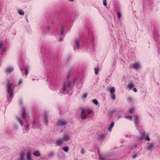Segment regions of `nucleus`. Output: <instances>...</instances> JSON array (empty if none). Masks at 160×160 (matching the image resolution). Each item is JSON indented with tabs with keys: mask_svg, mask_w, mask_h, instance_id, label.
<instances>
[{
	"mask_svg": "<svg viewBox=\"0 0 160 160\" xmlns=\"http://www.w3.org/2000/svg\"><path fill=\"white\" fill-rule=\"evenodd\" d=\"M2 42L0 43V48L1 49L2 48Z\"/></svg>",
	"mask_w": 160,
	"mask_h": 160,
	"instance_id": "40",
	"label": "nucleus"
},
{
	"mask_svg": "<svg viewBox=\"0 0 160 160\" xmlns=\"http://www.w3.org/2000/svg\"><path fill=\"white\" fill-rule=\"evenodd\" d=\"M69 1H70L71 2H73L74 0H68Z\"/></svg>",
	"mask_w": 160,
	"mask_h": 160,
	"instance_id": "47",
	"label": "nucleus"
},
{
	"mask_svg": "<svg viewBox=\"0 0 160 160\" xmlns=\"http://www.w3.org/2000/svg\"><path fill=\"white\" fill-rule=\"evenodd\" d=\"M5 51V48H2V53H4Z\"/></svg>",
	"mask_w": 160,
	"mask_h": 160,
	"instance_id": "41",
	"label": "nucleus"
},
{
	"mask_svg": "<svg viewBox=\"0 0 160 160\" xmlns=\"http://www.w3.org/2000/svg\"><path fill=\"white\" fill-rule=\"evenodd\" d=\"M94 70L95 74H97L98 73V71H99L98 67H97L95 68H94Z\"/></svg>",
	"mask_w": 160,
	"mask_h": 160,
	"instance_id": "20",
	"label": "nucleus"
},
{
	"mask_svg": "<svg viewBox=\"0 0 160 160\" xmlns=\"http://www.w3.org/2000/svg\"><path fill=\"white\" fill-rule=\"evenodd\" d=\"M134 122L135 124L137 123L138 121L139 120L138 117L137 115H136L134 117Z\"/></svg>",
	"mask_w": 160,
	"mask_h": 160,
	"instance_id": "13",
	"label": "nucleus"
},
{
	"mask_svg": "<svg viewBox=\"0 0 160 160\" xmlns=\"http://www.w3.org/2000/svg\"><path fill=\"white\" fill-rule=\"evenodd\" d=\"M22 117L23 118L25 119L26 118V113L25 109L24 108H22Z\"/></svg>",
	"mask_w": 160,
	"mask_h": 160,
	"instance_id": "8",
	"label": "nucleus"
},
{
	"mask_svg": "<svg viewBox=\"0 0 160 160\" xmlns=\"http://www.w3.org/2000/svg\"><path fill=\"white\" fill-rule=\"evenodd\" d=\"M124 117L125 118L128 119L130 120H132V118L131 116H125Z\"/></svg>",
	"mask_w": 160,
	"mask_h": 160,
	"instance_id": "23",
	"label": "nucleus"
},
{
	"mask_svg": "<svg viewBox=\"0 0 160 160\" xmlns=\"http://www.w3.org/2000/svg\"><path fill=\"white\" fill-rule=\"evenodd\" d=\"M70 84H71L70 82H68V86L69 87L70 86Z\"/></svg>",
	"mask_w": 160,
	"mask_h": 160,
	"instance_id": "43",
	"label": "nucleus"
},
{
	"mask_svg": "<svg viewBox=\"0 0 160 160\" xmlns=\"http://www.w3.org/2000/svg\"><path fill=\"white\" fill-rule=\"evenodd\" d=\"M114 122H112V123L110 126L108 128V130L109 131H111V130L114 127Z\"/></svg>",
	"mask_w": 160,
	"mask_h": 160,
	"instance_id": "17",
	"label": "nucleus"
},
{
	"mask_svg": "<svg viewBox=\"0 0 160 160\" xmlns=\"http://www.w3.org/2000/svg\"><path fill=\"white\" fill-rule=\"evenodd\" d=\"M27 160H31V155L30 152H28L27 154Z\"/></svg>",
	"mask_w": 160,
	"mask_h": 160,
	"instance_id": "14",
	"label": "nucleus"
},
{
	"mask_svg": "<svg viewBox=\"0 0 160 160\" xmlns=\"http://www.w3.org/2000/svg\"><path fill=\"white\" fill-rule=\"evenodd\" d=\"M45 124L46 125L48 123V118H46V119H45Z\"/></svg>",
	"mask_w": 160,
	"mask_h": 160,
	"instance_id": "37",
	"label": "nucleus"
},
{
	"mask_svg": "<svg viewBox=\"0 0 160 160\" xmlns=\"http://www.w3.org/2000/svg\"><path fill=\"white\" fill-rule=\"evenodd\" d=\"M64 142L62 138L59 139L56 141V144L57 146H61L64 143Z\"/></svg>",
	"mask_w": 160,
	"mask_h": 160,
	"instance_id": "5",
	"label": "nucleus"
},
{
	"mask_svg": "<svg viewBox=\"0 0 160 160\" xmlns=\"http://www.w3.org/2000/svg\"><path fill=\"white\" fill-rule=\"evenodd\" d=\"M75 42H76V44L77 45V48L78 49L79 48V43L78 42V40L77 39H75Z\"/></svg>",
	"mask_w": 160,
	"mask_h": 160,
	"instance_id": "29",
	"label": "nucleus"
},
{
	"mask_svg": "<svg viewBox=\"0 0 160 160\" xmlns=\"http://www.w3.org/2000/svg\"><path fill=\"white\" fill-rule=\"evenodd\" d=\"M20 70H21V71H22V68H21V69H20Z\"/></svg>",
	"mask_w": 160,
	"mask_h": 160,
	"instance_id": "48",
	"label": "nucleus"
},
{
	"mask_svg": "<svg viewBox=\"0 0 160 160\" xmlns=\"http://www.w3.org/2000/svg\"><path fill=\"white\" fill-rule=\"evenodd\" d=\"M118 16L119 18H120L121 17V15L120 12H118Z\"/></svg>",
	"mask_w": 160,
	"mask_h": 160,
	"instance_id": "31",
	"label": "nucleus"
},
{
	"mask_svg": "<svg viewBox=\"0 0 160 160\" xmlns=\"http://www.w3.org/2000/svg\"><path fill=\"white\" fill-rule=\"evenodd\" d=\"M62 149L64 151L67 152L69 148L68 147H66L63 148Z\"/></svg>",
	"mask_w": 160,
	"mask_h": 160,
	"instance_id": "21",
	"label": "nucleus"
},
{
	"mask_svg": "<svg viewBox=\"0 0 160 160\" xmlns=\"http://www.w3.org/2000/svg\"><path fill=\"white\" fill-rule=\"evenodd\" d=\"M54 156V153L52 152H50L48 155V156L49 157H52Z\"/></svg>",
	"mask_w": 160,
	"mask_h": 160,
	"instance_id": "30",
	"label": "nucleus"
},
{
	"mask_svg": "<svg viewBox=\"0 0 160 160\" xmlns=\"http://www.w3.org/2000/svg\"><path fill=\"white\" fill-rule=\"evenodd\" d=\"M24 154L23 152L21 153L20 157V160H24Z\"/></svg>",
	"mask_w": 160,
	"mask_h": 160,
	"instance_id": "19",
	"label": "nucleus"
},
{
	"mask_svg": "<svg viewBox=\"0 0 160 160\" xmlns=\"http://www.w3.org/2000/svg\"><path fill=\"white\" fill-rule=\"evenodd\" d=\"M92 102L93 103H94L95 105H98V102L96 99H93L92 100Z\"/></svg>",
	"mask_w": 160,
	"mask_h": 160,
	"instance_id": "25",
	"label": "nucleus"
},
{
	"mask_svg": "<svg viewBox=\"0 0 160 160\" xmlns=\"http://www.w3.org/2000/svg\"><path fill=\"white\" fill-rule=\"evenodd\" d=\"M25 74L26 75H27L28 74V69H26L25 70Z\"/></svg>",
	"mask_w": 160,
	"mask_h": 160,
	"instance_id": "38",
	"label": "nucleus"
},
{
	"mask_svg": "<svg viewBox=\"0 0 160 160\" xmlns=\"http://www.w3.org/2000/svg\"><path fill=\"white\" fill-rule=\"evenodd\" d=\"M81 110L82 112L80 115L81 118L82 119H84L87 118V115L86 113L85 110L84 109L82 108L81 109Z\"/></svg>",
	"mask_w": 160,
	"mask_h": 160,
	"instance_id": "3",
	"label": "nucleus"
},
{
	"mask_svg": "<svg viewBox=\"0 0 160 160\" xmlns=\"http://www.w3.org/2000/svg\"><path fill=\"white\" fill-rule=\"evenodd\" d=\"M134 84L132 83H129L128 84V88L129 89V90L131 89L134 86Z\"/></svg>",
	"mask_w": 160,
	"mask_h": 160,
	"instance_id": "12",
	"label": "nucleus"
},
{
	"mask_svg": "<svg viewBox=\"0 0 160 160\" xmlns=\"http://www.w3.org/2000/svg\"><path fill=\"white\" fill-rule=\"evenodd\" d=\"M102 136V138L103 137V136Z\"/></svg>",
	"mask_w": 160,
	"mask_h": 160,
	"instance_id": "49",
	"label": "nucleus"
},
{
	"mask_svg": "<svg viewBox=\"0 0 160 160\" xmlns=\"http://www.w3.org/2000/svg\"><path fill=\"white\" fill-rule=\"evenodd\" d=\"M29 127V125L28 124H27L25 127V130L26 131V132H28L29 131V129L28 128Z\"/></svg>",
	"mask_w": 160,
	"mask_h": 160,
	"instance_id": "22",
	"label": "nucleus"
},
{
	"mask_svg": "<svg viewBox=\"0 0 160 160\" xmlns=\"http://www.w3.org/2000/svg\"><path fill=\"white\" fill-rule=\"evenodd\" d=\"M81 153L82 154H83L84 153V150L83 149H82L81 150Z\"/></svg>",
	"mask_w": 160,
	"mask_h": 160,
	"instance_id": "36",
	"label": "nucleus"
},
{
	"mask_svg": "<svg viewBox=\"0 0 160 160\" xmlns=\"http://www.w3.org/2000/svg\"><path fill=\"white\" fill-rule=\"evenodd\" d=\"M66 84H64L63 85V91H65L66 89Z\"/></svg>",
	"mask_w": 160,
	"mask_h": 160,
	"instance_id": "34",
	"label": "nucleus"
},
{
	"mask_svg": "<svg viewBox=\"0 0 160 160\" xmlns=\"http://www.w3.org/2000/svg\"><path fill=\"white\" fill-rule=\"evenodd\" d=\"M62 139L64 142H66L70 139V138L68 135H64Z\"/></svg>",
	"mask_w": 160,
	"mask_h": 160,
	"instance_id": "9",
	"label": "nucleus"
},
{
	"mask_svg": "<svg viewBox=\"0 0 160 160\" xmlns=\"http://www.w3.org/2000/svg\"><path fill=\"white\" fill-rule=\"evenodd\" d=\"M22 82V81L21 80H20L18 82V85L20 84Z\"/></svg>",
	"mask_w": 160,
	"mask_h": 160,
	"instance_id": "42",
	"label": "nucleus"
},
{
	"mask_svg": "<svg viewBox=\"0 0 160 160\" xmlns=\"http://www.w3.org/2000/svg\"><path fill=\"white\" fill-rule=\"evenodd\" d=\"M21 103H22V102L21 101Z\"/></svg>",
	"mask_w": 160,
	"mask_h": 160,
	"instance_id": "50",
	"label": "nucleus"
},
{
	"mask_svg": "<svg viewBox=\"0 0 160 160\" xmlns=\"http://www.w3.org/2000/svg\"><path fill=\"white\" fill-rule=\"evenodd\" d=\"M110 96L111 98L113 100H115L116 98V96L114 93L115 92V88L114 87H113L110 89Z\"/></svg>",
	"mask_w": 160,
	"mask_h": 160,
	"instance_id": "2",
	"label": "nucleus"
},
{
	"mask_svg": "<svg viewBox=\"0 0 160 160\" xmlns=\"http://www.w3.org/2000/svg\"><path fill=\"white\" fill-rule=\"evenodd\" d=\"M99 160H103V159L101 157H100L99 158Z\"/></svg>",
	"mask_w": 160,
	"mask_h": 160,
	"instance_id": "46",
	"label": "nucleus"
},
{
	"mask_svg": "<svg viewBox=\"0 0 160 160\" xmlns=\"http://www.w3.org/2000/svg\"><path fill=\"white\" fill-rule=\"evenodd\" d=\"M131 65L133 68L138 70L140 67V64L139 62H135L132 64Z\"/></svg>",
	"mask_w": 160,
	"mask_h": 160,
	"instance_id": "4",
	"label": "nucleus"
},
{
	"mask_svg": "<svg viewBox=\"0 0 160 160\" xmlns=\"http://www.w3.org/2000/svg\"><path fill=\"white\" fill-rule=\"evenodd\" d=\"M132 100V98L131 97H128L127 99V100L128 102H131Z\"/></svg>",
	"mask_w": 160,
	"mask_h": 160,
	"instance_id": "26",
	"label": "nucleus"
},
{
	"mask_svg": "<svg viewBox=\"0 0 160 160\" xmlns=\"http://www.w3.org/2000/svg\"><path fill=\"white\" fill-rule=\"evenodd\" d=\"M103 4L105 6H106L107 5L106 0H103Z\"/></svg>",
	"mask_w": 160,
	"mask_h": 160,
	"instance_id": "28",
	"label": "nucleus"
},
{
	"mask_svg": "<svg viewBox=\"0 0 160 160\" xmlns=\"http://www.w3.org/2000/svg\"><path fill=\"white\" fill-rule=\"evenodd\" d=\"M33 154L34 156L37 157H39L40 155V152L38 150H36L34 151L33 153Z\"/></svg>",
	"mask_w": 160,
	"mask_h": 160,
	"instance_id": "11",
	"label": "nucleus"
},
{
	"mask_svg": "<svg viewBox=\"0 0 160 160\" xmlns=\"http://www.w3.org/2000/svg\"><path fill=\"white\" fill-rule=\"evenodd\" d=\"M137 156V153H135L133 154L132 156V158L133 159L135 158Z\"/></svg>",
	"mask_w": 160,
	"mask_h": 160,
	"instance_id": "32",
	"label": "nucleus"
},
{
	"mask_svg": "<svg viewBox=\"0 0 160 160\" xmlns=\"http://www.w3.org/2000/svg\"><path fill=\"white\" fill-rule=\"evenodd\" d=\"M47 115L46 114H45V115H44V118H45V119H46V118H47Z\"/></svg>",
	"mask_w": 160,
	"mask_h": 160,
	"instance_id": "44",
	"label": "nucleus"
},
{
	"mask_svg": "<svg viewBox=\"0 0 160 160\" xmlns=\"http://www.w3.org/2000/svg\"><path fill=\"white\" fill-rule=\"evenodd\" d=\"M64 32V28H63L62 27L61 28V34L63 35V33Z\"/></svg>",
	"mask_w": 160,
	"mask_h": 160,
	"instance_id": "33",
	"label": "nucleus"
},
{
	"mask_svg": "<svg viewBox=\"0 0 160 160\" xmlns=\"http://www.w3.org/2000/svg\"><path fill=\"white\" fill-rule=\"evenodd\" d=\"M85 110L86 113H87L88 114H89L92 112V111L89 109H86Z\"/></svg>",
	"mask_w": 160,
	"mask_h": 160,
	"instance_id": "16",
	"label": "nucleus"
},
{
	"mask_svg": "<svg viewBox=\"0 0 160 160\" xmlns=\"http://www.w3.org/2000/svg\"><path fill=\"white\" fill-rule=\"evenodd\" d=\"M67 124L66 122L60 120L58 121V124L59 126H63Z\"/></svg>",
	"mask_w": 160,
	"mask_h": 160,
	"instance_id": "6",
	"label": "nucleus"
},
{
	"mask_svg": "<svg viewBox=\"0 0 160 160\" xmlns=\"http://www.w3.org/2000/svg\"><path fill=\"white\" fill-rule=\"evenodd\" d=\"M62 38H59V40H60V41H62Z\"/></svg>",
	"mask_w": 160,
	"mask_h": 160,
	"instance_id": "45",
	"label": "nucleus"
},
{
	"mask_svg": "<svg viewBox=\"0 0 160 160\" xmlns=\"http://www.w3.org/2000/svg\"><path fill=\"white\" fill-rule=\"evenodd\" d=\"M17 120L20 123L21 126H22L23 122L21 120V119L18 117L17 118Z\"/></svg>",
	"mask_w": 160,
	"mask_h": 160,
	"instance_id": "15",
	"label": "nucleus"
},
{
	"mask_svg": "<svg viewBox=\"0 0 160 160\" xmlns=\"http://www.w3.org/2000/svg\"><path fill=\"white\" fill-rule=\"evenodd\" d=\"M13 82L12 78H10L9 80H8L6 86L8 88L7 92L10 97H12L13 95V90L12 88L13 86Z\"/></svg>",
	"mask_w": 160,
	"mask_h": 160,
	"instance_id": "1",
	"label": "nucleus"
},
{
	"mask_svg": "<svg viewBox=\"0 0 160 160\" xmlns=\"http://www.w3.org/2000/svg\"><path fill=\"white\" fill-rule=\"evenodd\" d=\"M147 144L148 145L147 146V149L148 150H150L152 148L154 147V146L155 145V143H151L149 142H148Z\"/></svg>",
	"mask_w": 160,
	"mask_h": 160,
	"instance_id": "7",
	"label": "nucleus"
},
{
	"mask_svg": "<svg viewBox=\"0 0 160 160\" xmlns=\"http://www.w3.org/2000/svg\"><path fill=\"white\" fill-rule=\"evenodd\" d=\"M18 13L21 15H23L24 14V12L21 9H19L18 10Z\"/></svg>",
	"mask_w": 160,
	"mask_h": 160,
	"instance_id": "18",
	"label": "nucleus"
},
{
	"mask_svg": "<svg viewBox=\"0 0 160 160\" xmlns=\"http://www.w3.org/2000/svg\"><path fill=\"white\" fill-rule=\"evenodd\" d=\"M145 140L148 141H149L150 140V138H149L148 135H147L145 138Z\"/></svg>",
	"mask_w": 160,
	"mask_h": 160,
	"instance_id": "27",
	"label": "nucleus"
},
{
	"mask_svg": "<svg viewBox=\"0 0 160 160\" xmlns=\"http://www.w3.org/2000/svg\"><path fill=\"white\" fill-rule=\"evenodd\" d=\"M87 96V93H84L83 94L82 98H86Z\"/></svg>",
	"mask_w": 160,
	"mask_h": 160,
	"instance_id": "35",
	"label": "nucleus"
},
{
	"mask_svg": "<svg viewBox=\"0 0 160 160\" xmlns=\"http://www.w3.org/2000/svg\"><path fill=\"white\" fill-rule=\"evenodd\" d=\"M14 70V68H13L9 67L5 69V72H12Z\"/></svg>",
	"mask_w": 160,
	"mask_h": 160,
	"instance_id": "10",
	"label": "nucleus"
},
{
	"mask_svg": "<svg viewBox=\"0 0 160 160\" xmlns=\"http://www.w3.org/2000/svg\"><path fill=\"white\" fill-rule=\"evenodd\" d=\"M133 90L134 92H137V89L136 88H134L133 89Z\"/></svg>",
	"mask_w": 160,
	"mask_h": 160,
	"instance_id": "39",
	"label": "nucleus"
},
{
	"mask_svg": "<svg viewBox=\"0 0 160 160\" xmlns=\"http://www.w3.org/2000/svg\"><path fill=\"white\" fill-rule=\"evenodd\" d=\"M134 110V108H132L129 109V112L131 113H132Z\"/></svg>",
	"mask_w": 160,
	"mask_h": 160,
	"instance_id": "24",
	"label": "nucleus"
}]
</instances>
